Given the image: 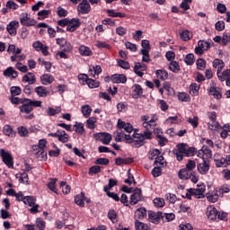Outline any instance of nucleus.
<instances>
[{"label":"nucleus","instance_id":"1","mask_svg":"<svg viewBox=\"0 0 230 230\" xmlns=\"http://www.w3.org/2000/svg\"><path fill=\"white\" fill-rule=\"evenodd\" d=\"M140 120L142 121L143 128H146V130L142 134L144 141L145 139H152L154 137V135L152 134V131H150V129L157 126V119H155V117L150 119V116L148 115H142L140 117Z\"/></svg>","mask_w":230,"mask_h":230},{"label":"nucleus","instance_id":"2","mask_svg":"<svg viewBox=\"0 0 230 230\" xmlns=\"http://www.w3.org/2000/svg\"><path fill=\"white\" fill-rule=\"evenodd\" d=\"M214 163L217 168H227V166H230V155H226L224 157L220 154H215Z\"/></svg>","mask_w":230,"mask_h":230},{"label":"nucleus","instance_id":"3","mask_svg":"<svg viewBox=\"0 0 230 230\" xmlns=\"http://www.w3.org/2000/svg\"><path fill=\"white\" fill-rule=\"evenodd\" d=\"M0 155L2 157V161L7 168L13 170V156L10 151L5 150L4 148L0 149Z\"/></svg>","mask_w":230,"mask_h":230},{"label":"nucleus","instance_id":"4","mask_svg":"<svg viewBox=\"0 0 230 230\" xmlns=\"http://www.w3.org/2000/svg\"><path fill=\"white\" fill-rule=\"evenodd\" d=\"M188 145L181 143L176 146V149L174 150V154L176 155L177 161H182L184 157H186V150Z\"/></svg>","mask_w":230,"mask_h":230},{"label":"nucleus","instance_id":"5","mask_svg":"<svg viewBox=\"0 0 230 230\" xmlns=\"http://www.w3.org/2000/svg\"><path fill=\"white\" fill-rule=\"evenodd\" d=\"M113 137L115 138V141L117 143H119L121 141H127V143H132L133 139L132 137H130V135H127L125 134V132H123V130H119V131H115L113 133Z\"/></svg>","mask_w":230,"mask_h":230},{"label":"nucleus","instance_id":"6","mask_svg":"<svg viewBox=\"0 0 230 230\" xmlns=\"http://www.w3.org/2000/svg\"><path fill=\"white\" fill-rule=\"evenodd\" d=\"M93 137L96 141H101L102 145H109L112 141V135L109 133H95Z\"/></svg>","mask_w":230,"mask_h":230},{"label":"nucleus","instance_id":"7","mask_svg":"<svg viewBox=\"0 0 230 230\" xmlns=\"http://www.w3.org/2000/svg\"><path fill=\"white\" fill-rule=\"evenodd\" d=\"M37 199L31 196H26L23 203L31 208V213H39V205L36 204Z\"/></svg>","mask_w":230,"mask_h":230},{"label":"nucleus","instance_id":"8","mask_svg":"<svg viewBox=\"0 0 230 230\" xmlns=\"http://www.w3.org/2000/svg\"><path fill=\"white\" fill-rule=\"evenodd\" d=\"M210 164L209 160L202 159V162L197 164V170L200 175H206L209 172Z\"/></svg>","mask_w":230,"mask_h":230},{"label":"nucleus","instance_id":"9","mask_svg":"<svg viewBox=\"0 0 230 230\" xmlns=\"http://www.w3.org/2000/svg\"><path fill=\"white\" fill-rule=\"evenodd\" d=\"M20 22L22 26H35V24H37L35 19L30 18L26 13H22L20 15Z\"/></svg>","mask_w":230,"mask_h":230},{"label":"nucleus","instance_id":"10","mask_svg":"<svg viewBox=\"0 0 230 230\" xmlns=\"http://www.w3.org/2000/svg\"><path fill=\"white\" fill-rule=\"evenodd\" d=\"M209 48H211V45L208 41L199 40L195 48V53L196 55H204V51H207Z\"/></svg>","mask_w":230,"mask_h":230},{"label":"nucleus","instance_id":"11","mask_svg":"<svg viewBox=\"0 0 230 230\" xmlns=\"http://www.w3.org/2000/svg\"><path fill=\"white\" fill-rule=\"evenodd\" d=\"M77 12L82 15L89 13L91 12V4H89V1L83 0L77 6Z\"/></svg>","mask_w":230,"mask_h":230},{"label":"nucleus","instance_id":"12","mask_svg":"<svg viewBox=\"0 0 230 230\" xmlns=\"http://www.w3.org/2000/svg\"><path fill=\"white\" fill-rule=\"evenodd\" d=\"M206 215L208 220H218V210H217L213 205H210L207 208Z\"/></svg>","mask_w":230,"mask_h":230},{"label":"nucleus","instance_id":"13","mask_svg":"<svg viewBox=\"0 0 230 230\" xmlns=\"http://www.w3.org/2000/svg\"><path fill=\"white\" fill-rule=\"evenodd\" d=\"M190 193H192L194 197H196V199H204V193L206 192V186L199 185L196 189H190Z\"/></svg>","mask_w":230,"mask_h":230},{"label":"nucleus","instance_id":"14","mask_svg":"<svg viewBox=\"0 0 230 230\" xmlns=\"http://www.w3.org/2000/svg\"><path fill=\"white\" fill-rule=\"evenodd\" d=\"M217 77L220 82H226L227 87H230V69L224 70L223 72H217Z\"/></svg>","mask_w":230,"mask_h":230},{"label":"nucleus","instance_id":"15","mask_svg":"<svg viewBox=\"0 0 230 230\" xmlns=\"http://www.w3.org/2000/svg\"><path fill=\"white\" fill-rule=\"evenodd\" d=\"M80 24H82V22L78 18H74L70 21L68 20V27H66V31H75L78 30V28H80Z\"/></svg>","mask_w":230,"mask_h":230},{"label":"nucleus","instance_id":"16","mask_svg":"<svg viewBox=\"0 0 230 230\" xmlns=\"http://www.w3.org/2000/svg\"><path fill=\"white\" fill-rule=\"evenodd\" d=\"M142 195L143 194L141 192V189H136L130 196L129 203L132 206H136V204H137V202H139V200H141Z\"/></svg>","mask_w":230,"mask_h":230},{"label":"nucleus","instance_id":"17","mask_svg":"<svg viewBox=\"0 0 230 230\" xmlns=\"http://www.w3.org/2000/svg\"><path fill=\"white\" fill-rule=\"evenodd\" d=\"M118 128H119V130H125L127 134H130L134 130V127H132V124L125 122L121 119L118 120Z\"/></svg>","mask_w":230,"mask_h":230},{"label":"nucleus","instance_id":"18","mask_svg":"<svg viewBox=\"0 0 230 230\" xmlns=\"http://www.w3.org/2000/svg\"><path fill=\"white\" fill-rule=\"evenodd\" d=\"M17 28H19V22L13 21L9 24H7L6 30L9 35H12V37H15V35H17Z\"/></svg>","mask_w":230,"mask_h":230},{"label":"nucleus","instance_id":"19","mask_svg":"<svg viewBox=\"0 0 230 230\" xmlns=\"http://www.w3.org/2000/svg\"><path fill=\"white\" fill-rule=\"evenodd\" d=\"M22 103L23 105L20 106L21 112H24L25 114H30V112L33 111V108L31 107V104L30 103L29 99H22Z\"/></svg>","mask_w":230,"mask_h":230},{"label":"nucleus","instance_id":"20","mask_svg":"<svg viewBox=\"0 0 230 230\" xmlns=\"http://www.w3.org/2000/svg\"><path fill=\"white\" fill-rule=\"evenodd\" d=\"M132 142L136 146H143L145 144V139L143 138V134L134 133L131 137Z\"/></svg>","mask_w":230,"mask_h":230},{"label":"nucleus","instance_id":"21","mask_svg":"<svg viewBox=\"0 0 230 230\" xmlns=\"http://www.w3.org/2000/svg\"><path fill=\"white\" fill-rule=\"evenodd\" d=\"M148 220L152 224H159L161 222V212L155 213L154 211L148 212Z\"/></svg>","mask_w":230,"mask_h":230},{"label":"nucleus","instance_id":"22","mask_svg":"<svg viewBox=\"0 0 230 230\" xmlns=\"http://www.w3.org/2000/svg\"><path fill=\"white\" fill-rule=\"evenodd\" d=\"M78 51L81 57H93V50L85 45L79 46Z\"/></svg>","mask_w":230,"mask_h":230},{"label":"nucleus","instance_id":"23","mask_svg":"<svg viewBox=\"0 0 230 230\" xmlns=\"http://www.w3.org/2000/svg\"><path fill=\"white\" fill-rule=\"evenodd\" d=\"M111 82L113 84H127V75L115 74L111 76Z\"/></svg>","mask_w":230,"mask_h":230},{"label":"nucleus","instance_id":"24","mask_svg":"<svg viewBox=\"0 0 230 230\" xmlns=\"http://www.w3.org/2000/svg\"><path fill=\"white\" fill-rule=\"evenodd\" d=\"M40 82H41L42 85H49V84H53V82H55V77H53V75H51V74H44L40 77Z\"/></svg>","mask_w":230,"mask_h":230},{"label":"nucleus","instance_id":"25","mask_svg":"<svg viewBox=\"0 0 230 230\" xmlns=\"http://www.w3.org/2000/svg\"><path fill=\"white\" fill-rule=\"evenodd\" d=\"M35 93L40 98H46L49 94V90L46 86H38L35 88Z\"/></svg>","mask_w":230,"mask_h":230},{"label":"nucleus","instance_id":"26","mask_svg":"<svg viewBox=\"0 0 230 230\" xmlns=\"http://www.w3.org/2000/svg\"><path fill=\"white\" fill-rule=\"evenodd\" d=\"M156 78L158 80H162V82H164V80H168V71L164 69H159L155 71Z\"/></svg>","mask_w":230,"mask_h":230},{"label":"nucleus","instance_id":"27","mask_svg":"<svg viewBox=\"0 0 230 230\" xmlns=\"http://www.w3.org/2000/svg\"><path fill=\"white\" fill-rule=\"evenodd\" d=\"M58 181V179L52 178L50 179V181L48 183V188L50 190V191H53V193H56L58 195V190H57V182Z\"/></svg>","mask_w":230,"mask_h":230},{"label":"nucleus","instance_id":"28","mask_svg":"<svg viewBox=\"0 0 230 230\" xmlns=\"http://www.w3.org/2000/svg\"><path fill=\"white\" fill-rule=\"evenodd\" d=\"M4 76L17 78V76H19V73L15 69H13V67L9 66L6 70L4 71Z\"/></svg>","mask_w":230,"mask_h":230},{"label":"nucleus","instance_id":"29","mask_svg":"<svg viewBox=\"0 0 230 230\" xmlns=\"http://www.w3.org/2000/svg\"><path fill=\"white\" fill-rule=\"evenodd\" d=\"M209 94L216 97L217 100H220V98H222V92H221L220 88L216 87V86H211L210 87Z\"/></svg>","mask_w":230,"mask_h":230},{"label":"nucleus","instance_id":"30","mask_svg":"<svg viewBox=\"0 0 230 230\" xmlns=\"http://www.w3.org/2000/svg\"><path fill=\"white\" fill-rule=\"evenodd\" d=\"M84 200H85V195L83 192L76 195L75 198V203L77 206H80V208H84V206H85Z\"/></svg>","mask_w":230,"mask_h":230},{"label":"nucleus","instance_id":"31","mask_svg":"<svg viewBox=\"0 0 230 230\" xmlns=\"http://www.w3.org/2000/svg\"><path fill=\"white\" fill-rule=\"evenodd\" d=\"M160 217L163 220V222H172V220H175V214L173 213H160Z\"/></svg>","mask_w":230,"mask_h":230},{"label":"nucleus","instance_id":"32","mask_svg":"<svg viewBox=\"0 0 230 230\" xmlns=\"http://www.w3.org/2000/svg\"><path fill=\"white\" fill-rule=\"evenodd\" d=\"M22 80L25 84H35L36 82L35 75H33V73H28L27 75H23Z\"/></svg>","mask_w":230,"mask_h":230},{"label":"nucleus","instance_id":"33","mask_svg":"<svg viewBox=\"0 0 230 230\" xmlns=\"http://www.w3.org/2000/svg\"><path fill=\"white\" fill-rule=\"evenodd\" d=\"M90 76H93V78H96L100 73H102V66L100 65H97L95 66H92L89 69Z\"/></svg>","mask_w":230,"mask_h":230},{"label":"nucleus","instance_id":"34","mask_svg":"<svg viewBox=\"0 0 230 230\" xmlns=\"http://www.w3.org/2000/svg\"><path fill=\"white\" fill-rule=\"evenodd\" d=\"M58 139L61 141V143H67L69 141V135L64 130H58Z\"/></svg>","mask_w":230,"mask_h":230},{"label":"nucleus","instance_id":"35","mask_svg":"<svg viewBox=\"0 0 230 230\" xmlns=\"http://www.w3.org/2000/svg\"><path fill=\"white\" fill-rule=\"evenodd\" d=\"M4 134L8 136V137H15V131H13V128L10 125L4 126Z\"/></svg>","mask_w":230,"mask_h":230},{"label":"nucleus","instance_id":"36","mask_svg":"<svg viewBox=\"0 0 230 230\" xmlns=\"http://www.w3.org/2000/svg\"><path fill=\"white\" fill-rule=\"evenodd\" d=\"M32 154L37 157V159H40V161H43V159H46V153L44 149H39L32 150Z\"/></svg>","mask_w":230,"mask_h":230},{"label":"nucleus","instance_id":"37","mask_svg":"<svg viewBox=\"0 0 230 230\" xmlns=\"http://www.w3.org/2000/svg\"><path fill=\"white\" fill-rule=\"evenodd\" d=\"M145 69H146L145 65H141V64H139V63H137V64L135 65V67H134V72L136 73V75H137V76L142 77L143 75H145V74L143 73V71H145Z\"/></svg>","mask_w":230,"mask_h":230},{"label":"nucleus","instance_id":"38","mask_svg":"<svg viewBox=\"0 0 230 230\" xmlns=\"http://www.w3.org/2000/svg\"><path fill=\"white\" fill-rule=\"evenodd\" d=\"M132 158H121V157H118L115 159V164H117V166H121L123 164H130V163H132Z\"/></svg>","mask_w":230,"mask_h":230},{"label":"nucleus","instance_id":"39","mask_svg":"<svg viewBox=\"0 0 230 230\" xmlns=\"http://www.w3.org/2000/svg\"><path fill=\"white\" fill-rule=\"evenodd\" d=\"M200 86L197 83H193L190 85V94L191 96H198Z\"/></svg>","mask_w":230,"mask_h":230},{"label":"nucleus","instance_id":"40","mask_svg":"<svg viewBox=\"0 0 230 230\" xmlns=\"http://www.w3.org/2000/svg\"><path fill=\"white\" fill-rule=\"evenodd\" d=\"M48 116H57V114H60L62 112V108L60 107H56V108H51L49 107L46 111Z\"/></svg>","mask_w":230,"mask_h":230},{"label":"nucleus","instance_id":"41","mask_svg":"<svg viewBox=\"0 0 230 230\" xmlns=\"http://www.w3.org/2000/svg\"><path fill=\"white\" fill-rule=\"evenodd\" d=\"M225 66H226V64L221 59L217 58L213 61V67L217 69V73H220V71H222V69H224Z\"/></svg>","mask_w":230,"mask_h":230},{"label":"nucleus","instance_id":"42","mask_svg":"<svg viewBox=\"0 0 230 230\" xmlns=\"http://www.w3.org/2000/svg\"><path fill=\"white\" fill-rule=\"evenodd\" d=\"M143 94V88L139 84L133 85V98H139Z\"/></svg>","mask_w":230,"mask_h":230},{"label":"nucleus","instance_id":"43","mask_svg":"<svg viewBox=\"0 0 230 230\" xmlns=\"http://www.w3.org/2000/svg\"><path fill=\"white\" fill-rule=\"evenodd\" d=\"M47 143L48 141L46 139L44 138L40 139L38 142V145L32 146L31 150H37V148L40 150H44V148H46Z\"/></svg>","mask_w":230,"mask_h":230},{"label":"nucleus","instance_id":"44","mask_svg":"<svg viewBox=\"0 0 230 230\" xmlns=\"http://www.w3.org/2000/svg\"><path fill=\"white\" fill-rule=\"evenodd\" d=\"M96 121L97 119L94 117H91L86 120V127L87 128H90V130H93V128H96Z\"/></svg>","mask_w":230,"mask_h":230},{"label":"nucleus","instance_id":"45","mask_svg":"<svg viewBox=\"0 0 230 230\" xmlns=\"http://www.w3.org/2000/svg\"><path fill=\"white\" fill-rule=\"evenodd\" d=\"M17 132L20 137H28V134H30V131H28V128L24 126L18 127Z\"/></svg>","mask_w":230,"mask_h":230},{"label":"nucleus","instance_id":"46","mask_svg":"<svg viewBox=\"0 0 230 230\" xmlns=\"http://www.w3.org/2000/svg\"><path fill=\"white\" fill-rule=\"evenodd\" d=\"M146 217V209L145 208H139L135 212V217L136 218H145Z\"/></svg>","mask_w":230,"mask_h":230},{"label":"nucleus","instance_id":"47","mask_svg":"<svg viewBox=\"0 0 230 230\" xmlns=\"http://www.w3.org/2000/svg\"><path fill=\"white\" fill-rule=\"evenodd\" d=\"M178 100L180 102H191V97L187 93L181 92L178 93Z\"/></svg>","mask_w":230,"mask_h":230},{"label":"nucleus","instance_id":"48","mask_svg":"<svg viewBox=\"0 0 230 230\" xmlns=\"http://www.w3.org/2000/svg\"><path fill=\"white\" fill-rule=\"evenodd\" d=\"M169 69L172 73H179V71H181V66H179V63H177L176 61H172L169 64Z\"/></svg>","mask_w":230,"mask_h":230},{"label":"nucleus","instance_id":"49","mask_svg":"<svg viewBox=\"0 0 230 230\" xmlns=\"http://www.w3.org/2000/svg\"><path fill=\"white\" fill-rule=\"evenodd\" d=\"M81 109L82 114L84 116V118H89V116H91V112H93V109H91V106L84 105Z\"/></svg>","mask_w":230,"mask_h":230},{"label":"nucleus","instance_id":"50","mask_svg":"<svg viewBox=\"0 0 230 230\" xmlns=\"http://www.w3.org/2000/svg\"><path fill=\"white\" fill-rule=\"evenodd\" d=\"M180 37L181 40H183L184 41L190 40L191 39V37H193V33H191V31H183L181 34Z\"/></svg>","mask_w":230,"mask_h":230},{"label":"nucleus","instance_id":"51","mask_svg":"<svg viewBox=\"0 0 230 230\" xmlns=\"http://www.w3.org/2000/svg\"><path fill=\"white\" fill-rule=\"evenodd\" d=\"M106 12H107L109 17H120V18L126 17L125 13H116L112 9H108Z\"/></svg>","mask_w":230,"mask_h":230},{"label":"nucleus","instance_id":"52","mask_svg":"<svg viewBox=\"0 0 230 230\" xmlns=\"http://www.w3.org/2000/svg\"><path fill=\"white\" fill-rule=\"evenodd\" d=\"M74 128H75V132H76L77 134H84V132H85V128L84 126V123L76 122L74 126Z\"/></svg>","mask_w":230,"mask_h":230},{"label":"nucleus","instance_id":"53","mask_svg":"<svg viewBox=\"0 0 230 230\" xmlns=\"http://www.w3.org/2000/svg\"><path fill=\"white\" fill-rule=\"evenodd\" d=\"M22 51V50L21 49H16L15 45H13V44H10L7 49V53H12V54H15V55H21Z\"/></svg>","mask_w":230,"mask_h":230},{"label":"nucleus","instance_id":"54","mask_svg":"<svg viewBox=\"0 0 230 230\" xmlns=\"http://www.w3.org/2000/svg\"><path fill=\"white\" fill-rule=\"evenodd\" d=\"M178 175H179L180 179H182L183 181H188V179H190V177H191V175H190V173L188 172V171L186 169H181L178 172Z\"/></svg>","mask_w":230,"mask_h":230},{"label":"nucleus","instance_id":"55","mask_svg":"<svg viewBox=\"0 0 230 230\" xmlns=\"http://www.w3.org/2000/svg\"><path fill=\"white\" fill-rule=\"evenodd\" d=\"M108 218H110L113 224H116V222H118V214L116 213V210L111 209L108 212Z\"/></svg>","mask_w":230,"mask_h":230},{"label":"nucleus","instance_id":"56","mask_svg":"<svg viewBox=\"0 0 230 230\" xmlns=\"http://www.w3.org/2000/svg\"><path fill=\"white\" fill-rule=\"evenodd\" d=\"M184 62L187 66H193L195 64V56L193 54H188L185 57Z\"/></svg>","mask_w":230,"mask_h":230},{"label":"nucleus","instance_id":"57","mask_svg":"<svg viewBox=\"0 0 230 230\" xmlns=\"http://www.w3.org/2000/svg\"><path fill=\"white\" fill-rule=\"evenodd\" d=\"M49 13H51V12L49 10H42L38 12V19L40 21H44V19H47L48 15H49Z\"/></svg>","mask_w":230,"mask_h":230},{"label":"nucleus","instance_id":"58","mask_svg":"<svg viewBox=\"0 0 230 230\" xmlns=\"http://www.w3.org/2000/svg\"><path fill=\"white\" fill-rule=\"evenodd\" d=\"M86 84L90 89H96L100 87V83L94 79H88Z\"/></svg>","mask_w":230,"mask_h":230},{"label":"nucleus","instance_id":"59","mask_svg":"<svg viewBox=\"0 0 230 230\" xmlns=\"http://www.w3.org/2000/svg\"><path fill=\"white\" fill-rule=\"evenodd\" d=\"M193 155H197V148L195 147H187L185 157H193Z\"/></svg>","mask_w":230,"mask_h":230},{"label":"nucleus","instance_id":"60","mask_svg":"<svg viewBox=\"0 0 230 230\" xmlns=\"http://www.w3.org/2000/svg\"><path fill=\"white\" fill-rule=\"evenodd\" d=\"M154 204H155V208H164V199L155 198L154 199Z\"/></svg>","mask_w":230,"mask_h":230},{"label":"nucleus","instance_id":"61","mask_svg":"<svg viewBox=\"0 0 230 230\" xmlns=\"http://www.w3.org/2000/svg\"><path fill=\"white\" fill-rule=\"evenodd\" d=\"M36 227H38V230H44L46 229V222H44L40 218L36 219Z\"/></svg>","mask_w":230,"mask_h":230},{"label":"nucleus","instance_id":"62","mask_svg":"<svg viewBox=\"0 0 230 230\" xmlns=\"http://www.w3.org/2000/svg\"><path fill=\"white\" fill-rule=\"evenodd\" d=\"M10 93H11L12 96H19V94H21V93H22L21 87L12 86L10 88Z\"/></svg>","mask_w":230,"mask_h":230},{"label":"nucleus","instance_id":"63","mask_svg":"<svg viewBox=\"0 0 230 230\" xmlns=\"http://www.w3.org/2000/svg\"><path fill=\"white\" fill-rule=\"evenodd\" d=\"M217 191L220 193V195H224V193H229L230 186L228 184H224L218 189Z\"/></svg>","mask_w":230,"mask_h":230},{"label":"nucleus","instance_id":"64","mask_svg":"<svg viewBox=\"0 0 230 230\" xmlns=\"http://www.w3.org/2000/svg\"><path fill=\"white\" fill-rule=\"evenodd\" d=\"M135 229L136 230H148V226H146L144 223H141L139 221H137L135 223Z\"/></svg>","mask_w":230,"mask_h":230}]
</instances>
